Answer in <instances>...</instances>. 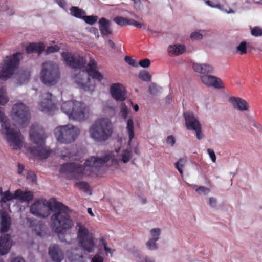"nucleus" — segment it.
I'll return each instance as SVG.
<instances>
[{
    "label": "nucleus",
    "instance_id": "09e8293b",
    "mask_svg": "<svg viewBox=\"0 0 262 262\" xmlns=\"http://www.w3.org/2000/svg\"><path fill=\"white\" fill-rule=\"evenodd\" d=\"M191 130L195 131L196 134V138L198 140H201L203 139V135L202 133V126L201 125L195 129H192Z\"/></svg>",
    "mask_w": 262,
    "mask_h": 262
},
{
    "label": "nucleus",
    "instance_id": "9b49d317",
    "mask_svg": "<svg viewBox=\"0 0 262 262\" xmlns=\"http://www.w3.org/2000/svg\"><path fill=\"white\" fill-rule=\"evenodd\" d=\"M79 227L77 231V238L80 246L85 251L92 253L95 249V243L92 235L89 232L88 230L83 226L78 223Z\"/></svg>",
    "mask_w": 262,
    "mask_h": 262
},
{
    "label": "nucleus",
    "instance_id": "a18cd8bd",
    "mask_svg": "<svg viewBox=\"0 0 262 262\" xmlns=\"http://www.w3.org/2000/svg\"><path fill=\"white\" fill-rule=\"evenodd\" d=\"M251 34L255 37L262 36V28L259 27H255L251 29Z\"/></svg>",
    "mask_w": 262,
    "mask_h": 262
},
{
    "label": "nucleus",
    "instance_id": "c85d7f7f",
    "mask_svg": "<svg viewBox=\"0 0 262 262\" xmlns=\"http://www.w3.org/2000/svg\"><path fill=\"white\" fill-rule=\"evenodd\" d=\"M70 14L77 18L82 19L85 14L84 10L76 6H72L70 9Z\"/></svg>",
    "mask_w": 262,
    "mask_h": 262
},
{
    "label": "nucleus",
    "instance_id": "13d9d810",
    "mask_svg": "<svg viewBox=\"0 0 262 262\" xmlns=\"http://www.w3.org/2000/svg\"><path fill=\"white\" fill-rule=\"evenodd\" d=\"M91 262H104V258L99 254H96L91 259Z\"/></svg>",
    "mask_w": 262,
    "mask_h": 262
},
{
    "label": "nucleus",
    "instance_id": "f3484780",
    "mask_svg": "<svg viewBox=\"0 0 262 262\" xmlns=\"http://www.w3.org/2000/svg\"><path fill=\"white\" fill-rule=\"evenodd\" d=\"M200 79L201 81L208 87H213L217 89L223 88L222 80L215 76L209 74L203 75L201 76Z\"/></svg>",
    "mask_w": 262,
    "mask_h": 262
},
{
    "label": "nucleus",
    "instance_id": "f03ea898",
    "mask_svg": "<svg viewBox=\"0 0 262 262\" xmlns=\"http://www.w3.org/2000/svg\"><path fill=\"white\" fill-rule=\"evenodd\" d=\"M97 68L96 62L91 59L85 69L80 71L78 74H73L72 79L81 89L85 91H93L95 88L94 84L91 83L90 77L98 81L103 79V75L96 70Z\"/></svg>",
    "mask_w": 262,
    "mask_h": 262
},
{
    "label": "nucleus",
    "instance_id": "72a5a7b5",
    "mask_svg": "<svg viewBox=\"0 0 262 262\" xmlns=\"http://www.w3.org/2000/svg\"><path fill=\"white\" fill-rule=\"evenodd\" d=\"M161 90L162 88L154 82L151 83L148 86V92L152 95H156L160 93Z\"/></svg>",
    "mask_w": 262,
    "mask_h": 262
},
{
    "label": "nucleus",
    "instance_id": "3c124183",
    "mask_svg": "<svg viewBox=\"0 0 262 262\" xmlns=\"http://www.w3.org/2000/svg\"><path fill=\"white\" fill-rule=\"evenodd\" d=\"M208 205L211 208H216L217 206V200L214 197H209L208 199Z\"/></svg>",
    "mask_w": 262,
    "mask_h": 262
},
{
    "label": "nucleus",
    "instance_id": "f257e3e1",
    "mask_svg": "<svg viewBox=\"0 0 262 262\" xmlns=\"http://www.w3.org/2000/svg\"><path fill=\"white\" fill-rule=\"evenodd\" d=\"M111 158L110 154L101 157H91L85 160L84 165L75 162L67 163L61 165L59 172L66 173L75 180L82 179L94 172L97 168L107 162Z\"/></svg>",
    "mask_w": 262,
    "mask_h": 262
},
{
    "label": "nucleus",
    "instance_id": "6ab92c4d",
    "mask_svg": "<svg viewBox=\"0 0 262 262\" xmlns=\"http://www.w3.org/2000/svg\"><path fill=\"white\" fill-rule=\"evenodd\" d=\"M12 244L11 236L9 234H5L0 236V255L8 253L11 248Z\"/></svg>",
    "mask_w": 262,
    "mask_h": 262
},
{
    "label": "nucleus",
    "instance_id": "20e7f679",
    "mask_svg": "<svg viewBox=\"0 0 262 262\" xmlns=\"http://www.w3.org/2000/svg\"><path fill=\"white\" fill-rule=\"evenodd\" d=\"M0 133L3 135L8 144L13 149L19 150L23 146V136L19 130L11 127L10 120L4 113V109L0 107Z\"/></svg>",
    "mask_w": 262,
    "mask_h": 262
},
{
    "label": "nucleus",
    "instance_id": "ddd939ff",
    "mask_svg": "<svg viewBox=\"0 0 262 262\" xmlns=\"http://www.w3.org/2000/svg\"><path fill=\"white\" fill-rule=\"evenodd\" d=\"M61 56L67 65L72 69H81L86 64L84 57L78 54L74 55L68 52H62Z\"/></svg>",
    "mask_w": 262,
    "mask_h": 262
},
{
    "label": "nucleus",
    "instance_id": "37998d69",
    "mask_svg": "<svg viewBox=\"0 0 262 262\" xmlns=\"http://www.w3.org/2000/svg\"><path fill=\"white\" fill-rule=\"evenodd\" d=\"M121 116L123 119H126L128 114V109L127 106L124 104L122 103L121 105L120 110Z\"/></svg>",
    "mask_w": 262,
    "mask_h": 262
},
{
    "label": "nucleus",
    "instance_id": "0eeeda50",
    "mask_svg": "<svg viewBox=\"0 0 262 262\" xmlns=\"http://www.w3.org/2000/svg\"><path fill=\"white\" fill-rule=\"evenodd\" d=\"M60 77L59 66L51 61L42 63L40 74L41 81L46 85L53 86L58 82Z\"/></svg>",
    "mask_w": 262,
    "mask_h": 262
},
{
    "label": "nucleus",
    "instance_id": "ea45409f",
    "mask_svg": "<svg viewBox=\"0 0 262 262\" xmlns=\"http://www.w3.org/2000/svg\"><path fill=\"white\" fill-rule=\"evenodd\" d=\"M205 33L204 30H199L192 32L190 35V38L192 40H201L203 37V34Z\"/></svg>",
    "mask_w": 262,
    "mask_h": 262
},
{
    "label": "nucleus",
    "instance_id": "f704fd0d",
    "mask_svg": "<svg viewBox=\"0 0 262 262\" xmlns=\"http://www.w3.org/2000/svg\"><path fill=\"white\" fill-rule=\"evenodd\" d=\"M186 160L183 158H180L177 162L174 163L176 168L179 171L181 176H183V167L186 164Z\"/></svg>",
    "mask_w": 262,
    "mask_h": 262
},
{
    "label": "nucleus",
    "instance_id": "338daca9",
    "mask_svg": "<svg viewBox=\"0 0 262 262\" xmlns=\"http://www.w3.org/2000/svg\"><path fill=\"white\" fill-rule=\"evenodd\" d=\"M172 101V98L171 94L168 95L165 98V101L167 104H170Z\"/></svg>",
    "mask_w": 262,
    "mask_h": 262
},
{
    "label": "nucleus",
    "instance_id": "c9c22d12",
    "mask_svg": "<svg viewBox=\"0 0 262 262\" xmlns=\"http://www.w3.org/2000/svg\"><path fill=\"white\" fill-rule=\"evenodd\" d=\"M138 77L139 79L145 82H149L151 81V79L150 74L144 70L141 71L139 72Z\"/></svg>",
    "mask_w": 262,
    "mask_h": 262
},
{
    "label": "nucleus",
    "instance_id": "4be33fe9",
    "mask_svg": "<svg viewBox=\"0 0 262 262\" xmlns=\"http://www.w3.org/2000/svg\"><path fill=\"white\" fill-rule=\"evenodd\" d=\"M230 102L232 103L234 108L241 112L246 111L249 110V105L244 99L239 97H231L229 98Z\"/></svg>",
    "mask_w": 262,
    "mask_h": 262
},
{
    "label": "nucleus",
    "instance_id": "052dcab7",
    "mask_svg": "<svg viewBox=\"0 0 262 262\" xmlns=\"http://www.w3.org/2000/svg\"><path fill=\"white\" fill-rule=\"evenodd\" d=\"M166 141L167 144L170 145L171 146H173L176 143V139L172 135L167 136Z\"/></svg>",
    "mask_w": 262,
    "mask_h": 262
},
{
    "label": "nucleus",
    "instance_id": "bf43d9fd",
    "mask_svg": "<svg viewBox=\"0 0 262 262\" xmlns=\"http://www.w3.org/2000/svg\"><path fill=\"white\" fill-rule=\"evenodd\" d=\"M4 10L6 12L7 14L9 16H12L14 14L13 9L7 5L4 6Z\"/></svg>",
    "mask_w": 262,
    "mask_h": 262
},
{
    "label": "nucleus",
    "instance_id": "8fccbe9b",
    "mask_svg": "<svg viewBox=\"0 0 262 262\" xmlns=\"http://www.w3.org/2000/svg\"><path fill=\"white\" fill-rule=\"evenodd\" d=\"M26 50L27 53L28 54L36 52L37 50V45L34 43H30L27 46Z\"/></svg>",
    "mask_w": 262,
    "mask_h": 262
},
{
    "label": "nucleus",
    "instance_id": "864d4df0",
    "mask_svg": "<svg viewBox=\"0 0 262 262\" xmlns=\"http://www.w3.org/2000/svg\"><path fill=\"white\" fill-rule=\"evenodd\" d=\"M252 126L256 128L259 132L262 133V125L258 123L255 119L252 118L250 120Z\"/></svg>",
    "mask_w": 262,
    "mask_h": 262
},
{
    "label": "nucleus",
    "instance_id": "1a4fd4ad",
    "mask_svg": "<svg viewBox=\"0 0 262 262\" xmlns=\"http://www.w3.org/2000/svg\"><path fill=\"white\" fill-rule=\"evenodd\" d=\"M61 109L70 119L78 121L84 120L88 112V109L84 106L83 103L75 100L64 102L62 104Z\"/></svg>",
    "mask_w": 262,
    "mask_h": 262
},
{
    "label": "nucleus",
    "instance_id": "a19ab883",
    "mask_svg": "<svg viewBox=\"0 0 262 262\" xmlns=\"http://www.w3.org/2000/svg\"><path fill=\"white\" fill-rule=\"evenodd\" d=\"M195 191L200 195H207L210 193V190L205 186H201L196 188Z\"/></svg>",
    "mask_w": 262,
    "mask_h": 262
},
{
    "label": "nucleus",
    "instance_id": "2f4dec72",
    "mask_svg": "<svg viewBox=\"0 0 262 262\" xmlns=\"http://www.w3.org/2000/svg\"><path fill=\"white\" fill-rule=\"evenodd\" d=\"M131 18H125L122 16H117L114 18V21L120 26L129 25Z\"/></svg>",
    "mask_w": 262,
    "mask_h": 262
},
{
    "label": "nucleus",
    "instance_id": "9d476101",
    "mask_svg": "<svg viewBox=\"0 0 262 262\" xmlns=\"http://www.w3.org/2000/svg\"><path fill=\"white\" fill-rule=\"evenodd\" d=\"M21 55L20 52H16L12 56L6 57L4 66L0 71L1 80L5 81L13 76L19 64Z\"/></svg>",
    "mask_w": 262,
    "mask_h": 262
},
{
    "label": "nucleus",
    "instance_id": "bb28decb",
    "mask_svg": "<svg viewBox=\"0 0 262 262\" xmlns=\"http://www.w3.org/2000/svg\"><path fill=\"white\" fill-rule=\"evenodd\" d=\"M126 130L128 136V141L127 145L130 146L132 143V141L135 136L134 134V123L132 118H129L127 120Z\"/></svg>",
    "mask_w": 262,
    "mask_h": 262
},
{
    "label": "nucleus",
    "instance_id": "774afa93",
    "mask_svg": "<svg viewBox=\"0 0 262 262\" xmlns=\"http://www.w3.org/2000/svg\"><path fill=\"white\" fill-rule=\"evenodd\" d=\"M11 262H25V260L20 257H17L14 258Z\"/></svg>",
    "mask_w": 262,
    "mask_h": 262
},
{
    "label": "nucleus",
    "instance_id": "4468645a",
    "mask_svg": "<svg viewBox=\"0 0 262 262\" xmlns=\"http://www.w3.org/2000/svg\"><path fill=\"white\" fill-rule=\"evenodd\" d=\"M52 95L50 92L42 93L40 95L42 100L39 104V108L48 115H51L56 108L55 104L52 102Z\"/></svg>",
    "mask_w": 262,
    "mask_h": 262
},
{
    "label": "nucleus",
    "instance_id": "e2e57ef3",
    "mask_svg": "<svg viewBox=\"0 0 262 262\" xmlns=\"http://www.w3.org/2000/svg\"><path fill=\"white\" fill-rule=\"evenodd\" d=\"M54 1L61 8L65 9L67 4H66V2L64 0H54Z\"/></svg>",
    "mask_w": 262,
    "mask_h": 262
},
{
    "label": "nucleus",
    "instance_id": "c03bdc74",
    "mask_svg": "<svg viewBox=\"0 0 262 262\" xmlns=\"http://www.w3.org/2000/svg\"><path fill=\"white\" fill-rule=\"evenodd\" d=\"M60 49V47L57 45L50 46L48 47L45 50V54L46 55L58 52Z\"/></svg>",
    "mask_w": 262,
    "mask_h": 262
},
{
    "label": "nucleus",
    "instance_id": "423d86ee",
    "mask_svg": "<svg viewBox=\"0 0 262 262\" xmlns=\"http://www.w3.org/2000/svg\"><path fill=\"white\" fill-rule=\"evenodd\" d=\"M89 133L91 138L95 141L104 142L112 134V124L107 119H98L91 126Z\"/></svg>",
    "mask_w": 262,
    "mask_h": 262
},
{
    "label": "nucleus",
    "instance_id": "39448f33",
    "mask_svg": "<svg viewBox=\"0 0 262 262\" xmlns=\"http://www.w3.org/2000/svg\"><path fill=\"white\" fill-rule=\"evenodd\" d=\"M70 212L69 208L67 210H58L51 217L50 226L52 230L58 234L59 238H60V234L63 235L73 226V223L69 214Z\"/></svg>",
    "mask_w": 262,
    "mask_h": 262
},
{
    "label": "nucleus",
    "instance_id": "7c9ffc66",
    "mask_svg": "<svg viewBox=\"0 0 262 262\" xmlns=\"http://www.w3.org/2000/svg\"><path fill=\"white\" fill-rule=\"evenodd\" d=\"M75 185L79 189L83 190L85 193L89 194V195H91L92 194L91 189L87 182L84 181L77 182L75 183Z\"/></svg>",
    "mask_w": 262,
    "mask_h": 262
},
{
    "label": "nucleus",
    "instance_id": "c756f323",
    "mask_svg": "<svg viewBox=\"0 0 262 262\" xmlns=\"http://www.w3.org/2000/svg\"><path fill=\"white\" fill-rule=\"evenodd\" d=\"M14 199H15V192L12 194L9 190H7L4 192V194L1 196L0 203H5Z\"/></svg>",
    "mask_w": 262,
    "mask_h": 262
},
{
    "label": "nucleus",
    "instance_id": "393cba45",
    "mask_svg": "<svg viewBox=\"0 0 262 262\" xmlns=\"http://www.w3.org/2000/svg\"><path fill=\"white\" fill-rule=\"evenodd\" d=\"M15 199L21 202L29 203L33 200V194L30 191H23L20 189L15 191Z\"/></svg>",
    "mask_w": 262,
    "mask_h": 262
},
{
    "label": "nucleus",
    "instance_id": "473e14b6",
    "mask_svg": "<svg viewBox=\"0 0 262 262\" xmlns=\"http://www.w3.org/2000/svg\"><path fill=\"white\" fill-rule=\"evenodd\" d=\"M121 156V161L123 162L124 163H126L130 160L132 158V153L131 150L129 149L123 150Z\"/></svg>",
    "mask_w": 262,
    "mask_h": 262
},
{
    "label": "nucleus",
    "instance_id": "58836bf2",
    "mask_svg": "<svg viewBox=\"0 0 262 262\" xmlns=\"http://www.w3.org/2000/svg\"><path fill=\"white\" fill-rule=\"evenodd\" d=\"M82 19H83L85 23L92 25L97 21L98 19V17L97 16L93 15H84Z\"/></svg>",
    "mask_w": 262,
    "mask_h": 262
},
{
    "label": "nucleus",
    "instance_id": "a878e982",
    "mask_svg": "<svg viewBox=\"0 0 262 262\" xmlns=\"http://www.w3.org/2000/svg\"><path fill=\"white\" fill-rule=\"evenodd\" d=\"M99 30L102 35H108L112 33L110 29V22L104 17L100 18L99 20Z\"/></svg>",
    "mask_w": 262,
    "mask_h": 262
},
{
    "label": "nucleus",
    "instance_id": "5fc2aeb1",
    "mask_svg": "<svg viewBox=\"0 0 262 262\" xmlns=\"http://www.w3.org/2000/svg\"><path fill=\"white\" fill-rule=\"evenodd\" d=\"M207 152L212 162L213 163H215L216 160V157L214 150L212 149L208 148L207 149Z\"/></svg>",
    "mask_w": 262,
    "mask_h": 262
},
{
    "label": "nucleus",
    "instance_id": "de8ad7c7",
    "mask_svg": "<svg viewBox=\"0 0 262 262\" xmlns=\"http://www.w3.org/2000/svg\"><path fill=\"white\" fill-rule=\"evenodd\" d=\"M124 60L130 66L133 67H138V66L137 61L132 59L130 56H126L124 57Z\"/></svg>",
    "mask_w": 262,
    "mask_h": 262
},
{
    "label": "nucleus",
    "instance_id": "f8f14e48",
    "mask_svg": "<svg viewBox=\"0 0 262 262\" xmlns=\"http://www.w3.org/2000/svg\"><path fill=\"white\" fill-rule=\"evenodd\" d=\"M12 113L20 127L23 128L28 124L30 119L29 109L24 103L15 104L12 107Z\"/></svg>",
    "mask_w": 262,
    "mask_h": 262
},
{
    "label": "nucleus",
    "instance_id": "a211bd4d",
    "mask_svg": "<svg viewBox=\"0 0 262 262\" xmlns=\"http://www.w3.org/2000/svg\"><path fill=\"white\" fill-rule=\"evenodd\" d=\"M122 88L123 85L119 83H113L110 86V93L117 101L121 102L125 100V93Z\"/></svg>",
    "mask_w": 262,
    "mask_h": 262
},
{
    "label": "nucleus",
    "instance_id": "49530a36",
    "mask_svg": "<svg viewBox=\"0 0 262 262\" xmlns=\"http://www.w3.org/2000/svg\"><path fill=\"white\" fill-rule=\"evenodd\" d=\"M8 100L3 89H0V104L2 105H5L8 102Z\"/></svg>",
    "mask_w": 262,
    "mask_h": 262
},
{
    "label": "nucleus",
    "instance_id": "cd10ccee",
    "mask_svg": "<svg viewBox=\"0 0 262 262\" xmlns=\"http://www.w3.org/2000/svg\"><path fill=\"white\" fill-rule=\"evenodd\" d=\"M168 51L173 55H178L185 52V46L181 44H177L174 46L170 45L168 47Z\"/></svg>",
    "mask_w": 262,
    "mask_h": 262
},
{
    "label": "nucleus",
    "instance_id": "e433bc0d",
    "mask_svg": "<svg viewBox=\"0 0 262 262\" xmlns=\"http://www.w3.org/2000/svg\"><path fill=\"white\" fill-rule=\"evenodd\" d=\"M150 233L151 236L150 239L158 241L160 238L161 229L159 228H153L150 230Z\"/></svg>",
    "mask_w": 262,
    "mask_h": 262
},
{
    "label": "nucleus",
    "instance_id": "b1692460",
    "mask_svg": "<svg viewBox=\"0 0 262 262\" xmlns=\"http://www.w3.org/2000/svg\"><path fill=\"white\" fill-rule=\"evenodd\" d=\"M192 68L195 72L204 75L213 73L214 71L213 67L207 63H194Z\"/></svg>",
    "mask_w": 262,
    "mask_h": 262
},
{
    "label": "nucleus",
    "instance_id": "4d7b16f0",
    "mask_svg": "<svg viewBox=\"0 0 262 262\" xmlns=\"http://www.w3.org/2000/svg\"><path fill=\"white\" fill-rule=\"evenodd\" d=\"M26 178L27 180L31 181L33 183L35 182L36 181V177L35 173L32 171L27 172Z\"/></svg>",
    "mask_w": 262,
    "mask_h": 262
},
{
    "label": "nucleus",
    "instance_id": "dca6fc26",
    "mask_svg": "<svg viewBox=\"0 0 262 262\" xmlns=\"http://www.w3.org/2000/svg\"><path fill=\"white\" fill-rule=\"evenodd\" d=\"M30 212L34 215L41 218H46L49 216V211L44 203L37 201L33 203L30 207Z\"/></svg>",
    "mask_w": 262,
    "mask_h": 262
},
{
    "label": "nucleus",
    "instance_id": "5701e85b",
    "mask_svg": "<svg viewBox=\"0 0 262 262\" xmlns=\"http://www.w3.org/2000/svg\"><path fill=\"white\" fill-rule=\"evenodd\" d=\"M45 203L46 207H47L48 211H49V215L50 212H53L54 213L58 211V210H64L68 209V207L62 203L55 200L53 203L49 201H46Z\"/></svg>",
    "mask_w": 262,
    "mask_h": 262
},
{
    "label": "nucleus",
    "instance_id": "0e129e2a",
    "mask_svg": "<svg viewBox=\"0 0 262 262\" xmlns=\"http://www.w3.org/2000/svg\"><path fill=\"white\" fill-rule=\"evenodd\" d=\"M27 224H28L29 227H34L35 224V220L29 217H27Z\"/></svg>",
    "mask_w": 262,
    "mask_h": 262
},
{
    "label": "nucleus",
    "instance_id": "4c0bfd02",
    "mask_svg": "<svg viewBox=\"0 0 262 262\" xmlns=\"http://www.w3.org/2000/svg\"><path fill=\"white\" fill-rule=\"evenodd\" d=\"M247 42L245 41H243L237 46L236 50L241 55H243L247 53Z\"/></svg>",
    "mask_w": 262,
    "mask_h": 262
},
{
    "label": "nucleus",
    "instance_id": "6e6552de",
    "mask_svg": "<svg viewBox=\"0 0 262 262\" xmlns=\"http://www.w3.org/2000/svg\"><path fill=\"white\" fill-rule=\"evenodd\" d=\"M79 128L72 124L56 127L54 134L57 141L64 144H70L75 141L79 135Z\"/></svg>",
    "mask_w": 262,
    "mask_h": 262
},
{
    "label": "nucleus",
    "instance_id": "680f3d73",
    "mask_svg": "<svg viewBox=\"0 0 262 262\" xmlns=\"http://www.w3.org/2000/svg\"><path fill=\"white\" fill-rule=\"evenodd\" d=\"M66 150V153L64 154H61L60 155V157L64 160H68L69 159H70L71 157V152H70V151L68 149H65Z\"/></svg>",
    "mask_w": 262,
    "mask_h": 262
},
{
    "label": "nucleus",
    "instance_id": "79ce46f5",
    "mask_svg": "<svg viewBox=\"0 0 262 262\" xmlns=\"http://www.w3.org/2000/svg\"><path fill=\"white\" fill-rule=\"evenodd\" d=\"M157 242V241L149 239L146 243V246L147 248L151 251L156 250L158 249V246L156 244Z\"/></svg>",
    "mask_w": 262,
    "mask_h": 262
},
{
    "label": "nucleus",
    "instance_id": "69168bd1",
    "mask_svg": "<svg viewBox=\"0 0 262 262\" xmlns=\"http://www.w3.org/2000/svg\"><path fill=\"white\" fill-rule=\"evenodd\" d=\"M24 170V166L20 163L18 164V173L19 174H22Z\"/></svg>",
    "mask_w": 262,
    "mask_h": 262
},
{
    "label": "nucleus",
    "instance_id": "603ef678",
    "mask_svg": "<svg viewBox=\"0 0 262 262\" xmlns=\"http://www.w3.org/2000/svg\"><path fill=\"white\" fill-rule=\"evenodd\" d=\"M138 66L143 68H148L150 64V61L149 59L147 58H145L143 60H140L138 63Z\"/></svg>",
    "mask_w": 262,
    "mask_h": 262
},
{
    "label": "nucleus",
    "instance_id": "aec40b11",
    "mask_svg": "<svg viewBox=\"0 0 262 262\" xmlns=\"http://www.w3.org/2000/svg\"><path fill=\"white\" fill-rule=\"evenodd\" d=\"M49 254L55 262H61L64 258V253L57 245H53L49 248Z\"/></svg>",
    "mask_w": 262,
    "mask_h": 262
},
{
    "label": "nucleus",
    "instance_id": "6e6d98bb",
    "mask_svg": "<svg viewBox=\"0 0 262 262\" xmlns=\"http://www.w3.org/2000/svg\"><path fill=\"white\" fill-rule=\"evenodd\" d=\"M130 26H133L134 27H136L138 28H143L144 29L146 28L145 26L143 25L142 24L136 21L135 20L133 19H131L130 20Z\"/></svg>",
    "mask_w": 262,
    "mask_h": 262
},
{
    "label": "nucleus",
    "instance_id": "7ed1b4c3",
    "mask_svg": "<svg viewBox=\"0 0 262 262\" xmlns=\"http://www.w3.org/2000/svg\"><path fill=\"white\" fill-rule=\"evenodd\" d=\"M29 136L31 142L36 145V147H30L29 148L30 153L40 159L48 158L51 153V150L49 148L45 146L46 136L43 127L37 123L32 124Z\"/></svg>",
    "mask_w": 262,
    "mask_h": 262
},
{
    "label": "nucleus",
    "instance_id": "412c9836",
    "mask_svg": "<svg viewBox=\"0 0 262 262\" xmlns=\"http://www.w3.org/2000/svg\"><path fill=\"white\" fill-rule=\"evenodd\" d=\"M0 233L7 232L11 226V218L3 209L0 210Z\"/></svg>",
    "mask_w": 262,
    "mask_h": 262
},
{
    "label": "nucleus",
    "instance_id": "2eb2a0df",
    "mask_svg": "<svg viewBox=\"0 0 262 262\" xmlns=\"http://www.w3.org/2000/svg\"><path fill=\"white\" fill-rule=\"evenodd\" d=\"M183 115L185 121V125L188 130H191V129H195L201 125L198 115L193 111H184Z\"/></svg>",
    "mask_w": 262,
    "mask_h": 262
}]
</instances>
